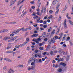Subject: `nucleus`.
<instances>
[{
    "label": "nucleus",
    "mask_w": 73,
    "mask_h": 73,
    "mask_svg": "<svg viewBox=\"0 0 73 73\" xmlns=\"http://www.w3.org/2000/svg\"><path fill=\"white\" fill-rule=\"evenodd\" d=\"M40 19H41V18H40V17H39L38 18V19L37 20V23H39V20H40Z\"/></svg>",
    "instance_id": "nucleus-31"
},
{
    "label": "nucleus",
    "mask_w": 73,
    "mask_h": 73,
    "mask_svg": "<svg viewBox=\"0 0 73 73\" xmlns=\"http://www.w3.org/2000/svg\"><path fill=\"white\" fill-rule=\"evenodd\" d=\"M49 13H53V11H52V10H50L49 11Z\"/></svg>",
    "instance_id": "nucleus-53"
},
{
    "label": "nucleus",
    "mask_w": 73,
    "mask_h": 73,
    "mask_svg": "<svg viewBox=\"0 0 73 73\" xmlns=\"http://www.w3.org/2000/svg\"><path fill=\"white\" fill-rule=\"evenodd\" d=\"M61 17H59V18L58 19V21H60V20H61Z\"/></svg>",
    "instance_id": "nucleus-51"
},
{
    "label": "nucleus",
    "mask_w": 73,
    "mask_h": 73,
    "mask_svg": "<svg viewBox=\"0 0 73 73\" xmlns=\"http://www.w3.org/2000/svg\"><path fill=\"white\" fill-rule=\"evenodd\" d=\"M24 27H23L21 29H19V30L20 31H22V32H25V29H24Z\"/></svg>",
    "instance_id": "nucleus-15"
},
{
    "label": "nucleus",
    "mask_w": 73,
    "mask_h": 73,
    "mask_svg": "<svg viewBox=\"0 0 73 73\" xmlns=\"http://www.w3.org/2000/svg\"><path fill=\"white\" fill-rule=\"evenodd\" d=\"M56 0H54L52 2V4L53 5H55V4H56Z\"/></svg>",
    "instance_id": "nucleus-20"
},
{
    "label": "nucleus",
    "mask_w": 73,
    "mask_h": 73,
    "mask_svg": "<svg viewBox=\"0 0 73 73\" xmlns=\"http://www.w3.org/2000/svg\"><path fill=\"white\" fill-rule=\"evenodd\" d=\"M69 23L70 25H73V23L70 20H69Z\"/></svg>",
    "instance_id": "nucleus-21"
},
{
    "label": "nucleus",
    "mask_w": 73,
    "mask_h": 73,
    "mask_svg": "<svg viewBox=\"0 0 73 73\" xmlns=\"http://www.w3.org/2000/svg\"><path fill=\"white\" fill-rule=\"evenodd\" d=\"M21 10V9H19L18 10H17V13H19V12H20V11Z\"/></svg>",
    "instance_id": "nucleus-63"
},
{
    "label": "nucleus",
    "mask_w": 73,
    "mask_h": 73,
    "mask_svg": "<svg viewBox=\"0 0 73 73\" xmlns=\"http://www.w3.org/2000/svg\"><path fill=\"white\" fill-rule=\"evenodd\" d=\"M63 50L62 49L59 48V51H58V53H63Z\"/></svg>",
    "instance_id": "nucleus-11"
},
{
    "label": "nucleus",
    "mask_w": 73,
    "mask_h": 73,
    "mask_svg": "<svg viewBox=\"0 0 73 73\" xmlns=\"http://www.w3.org/2000/svg\"><path fill=\"white\" fill-rule=\"evenodd\" d=\"M26 13H27V12H26V11H25V12L23 14L22 17H23V16H24V15H25Z\"/></svg>",
    "instance_id": "nucleus-54"
},
{
    "label": "nucleus",
    "mask_w": 73,
    "mask_h": 73,
    "mask_svg": "<svg viewBox=\"0 0 73 73\" xmlns=\"http://www.w3.org/2000/svg\"><path fill=\"white\" fill-rule=\"evenodd\" d=\"M39 23H43V21L42 20H41L39 21Z\"/></svg>",
    "instance_id": "nucleus-47"
},
{
    "label": "nucleus",
    "mask_w": 73,
    "mask_h": 73,
    "mask_svg": "<svg viewBox=\"0 0 73 73\" xmlns=\"http://www.w3.org/2000/svg\"><path fill=\"white\" fill-rule=\"evenodd\" d=\"M41 37H44H44H45V34H43L42 36H41Z\"/></svg>",
    "instance_id": "nucleus-40"
},
{
    "label": "nucleus",
    "mask_w": 73,
    "mask_h": 73,
    "mask_svg": "<svg viewBox=\"0 0 73 73\" xmlns=\"http://www.w3.org/2000/svg\"><path fill=\"white\" fill-rule=\"evenodd\" d=\"M50 54L51 55V56H53V55H54V54H53V51H51L50 52Z\"/></svg>",
    "instance_id": "nucleus-18"
},
{
    "label": "nucleus",
    "mask_w": 73,
    "mask_h": 73,
    "mask_svg": "<svg viewBox=\"0 0 73 73\" xmlns=\"http://www.w3.org/2000/svg\"><path fill=\"white\" fill-rule=\"evenodd\" d=\"M58 72H62V69L61 68L59 69L58 70Z\"/></svg>",
    "instance_id": "nucleus-38"
},
{
    "label": "nucleus",
    "mask_w": 73,
    "mask_h": 73,
    "mask_svg": "<svg viewBox=\"0 0 73 73\" xmlns=\"http://www.w3.org/2000/svg\"><path fill=\"white\" fill-rule=\"evenodd\" d=\"M38 62H39V63H42V62L41 59H38Z\"/></svg>",
    "instance_id": "nucleus-22"
},
{
    "label": "nucleus",
    "mask_w": 73,
    "mask_h": 73,
    "mask_svg": "<svg viewBox=\"0 0 73 73\" xmlns=\"http://www.w3.org/2000/svg\"><path fill=\"white\" fill-rule=\"evenodd\" d=\"M20 31V29H17V31H15V32H13V33H15V35H16V34H17V33H19V31Z\"/></svg>",
    "instance_id": "nucleus-6"
},
{
    "label": "nucleus",
    "mask_w": 73,
    "mask_h": 73,
    "mask_svg": "<svg viewBox=\"0 0 73 73\" xmlns=\"http://www.w3.org/2000/svg\"><path fill=\"white\" fill-rule=\"evenodd\" d=\"M47 48L46 49V50H49L50 49V45H48L47 46Z\"/></svg>",
    "instance_id": "nucleus-9"
},
{
    "label": "nucleus",
    "mask_w": 73,
    "mask_h": 73,
    "mask_svg": "<svg viewBox=\"0 0 73 73\" xmlns=\"http://www.w3.org/2000/svg\"><path fill=\"white\" fill-rule=\"evenodd\" d=\"M34 61L35 63H38V59H34Z\"/></svg>",
    "instance_id": "nucleus-10"
},
{
    "label": "nucleus",
    "mask_w": 73,
    "mask_h": 73,
    "mask_svg": "<svg viewBox=\"0 0 73 73\" xmlns=\"http://www.w3.org/2000/svg\"><path fill=\"white\" fill-rule=\"evenodd\" d=\"M46 22H47V21H44L43 22L44 24L45 25L46 24Z\"/></svg>",
    "instance_id": "nucleus-42"
},
{
    "label": "nucleus",
    "mask_w": 73,
    "mask_h": 73,
    "mask_svg": "<svg viewBox=\"0 0 73 73\" xmlns=\"http://www.w3.org/2000/svg\"><path fill=\"white\" fill-rule=\"evenodd\" d=\"M48 43L49 44H51V41L50 40H49L48 42Z\"/></svg>",
    "instance_id": "nucleus-55"
},
{
    "label": "nucleus",
    "mask_w": 73,
    "mask_h": 73,
    "mask_svg": "<svg viewBox=\"0 0 73 73\" xmlns=\"http://www.w3.org/2000/svg\"><path fill=\"white\" fill-rule=\"evenodd\" d=\"M41 40V38H39L37 39H35V40L33 39V41H34V42H36V44H39V42H38V41H40Z\"/></svg>",
    "instance_id": "nucleus-1"
},
{
    "label": "nucleus",
    "mask_w": 73,
    "mask_h": 73,
    "mask_svg": "<svg viewBox=\"0 0 73 73\" xmlns=\"http://www.w3.org/2000/svg\"><path fill=\"white\" fill-rule=\"evenodd\" d=\"M33 16H36V12H33L32 14Z\"/></svg>",
    "instance_id": "nucleus-34"
},
{
    "label": "nucleus",
    "mask_w": 73,
    "mask_h": 73,
    "mask_svg": "<svg viewBox=\"0 0 73 73\" xmlns=\"http://www.w3.org/2000/svg\"><path fill=\"white\" fill-rule=\"evenodd\" d=\"M35 6H33L32 7V9H35Z\"/></svg>",
    "instance_id": "nucleus-56"
},
{
    "label": "nucleus",
    "mask_w": 73,
    "mask_h": 73,
    "mask_svg": "<svg viewBox=\"0 0 73 73\" xmlns=\"http://www.w3.org/2000/svg\"><path fill=\"white\" fill-rule=\"evenodd\" d=\"M38 56L39 58H41L42 57L41 54H39L38 55Z\"/></svg>",
    "instance_id": "nucleus-27"
},
{
    "label": "nucleus",
    "mask_w": 73,
    "mask_h": 73,
    "mask_svg": "<svg viewBox=\"0 0 73 73\" xmlns=\"http://www.w3.org/2000/svg\"><path fill=\"white\" fill-rule=\"evenodd\" d=\"M47 27V25H45L43 26V27L44 28H46V27Z\"/></svg>",
    "instance_id": "nucleus-48"
},
{
    "label": "nucleus",
    "mask_w": 73,
    "mask_h": 73,
    "mask_svg": "<svg viewBox=\"0 0 73 73\" xmlns=\"http://www.w3.org/2000/svg\"><path fill=\"white\" fill-rule=\"evenodd\" d=\"M55 31L56 30H53L51 33V35H53V34H54V33H55V32H55Z\"/></svg>",
    "instance_id": "nucleus-14"
},
{
    "label": "nucleus",
    "mask_w": 73,
    "mask_h": 73,
    "mask_svg": "<svg viewBox=\"0 0 73 73\" xmlns=\"http://www.w3.org/2000/svg\"><path fill=\"white\" fill-rule=\"evenodd\" d=\"M11 46H8L7 47V49H9V48H11Z\"/></svg>",
    "instance_id": "nucleus-58"
},
{
    "label": "nucleus",
    "mask_w": 73,
    "mask_h": 73,
    "mask_svg": "<svg viewBox=\"0 0 73 73\" xmlns=\"http://www.w3.org/2000/svg\"><path fill=\"white\" fill-rule=\"evenodd\" d=\"M11 38L9 36H5L4 38L3 39V40H4L5 41H7V39H11Z\"/></svg>",
    "instance_id": "nucleus-3"
},
{
    "label": "nucleus",
    "mask_w": 73,
    "mask_h": 73,
    "mask_svg": "<svg viewBox=\"0 0 73 73\" xmlns=\"http://www.w3.org/2000/svg\"><path fill=\"white\" fill-rule=\"evenodd\" d=\"M35 53H38V51L37 50H36L35 51Z\"/></svg>",
    "instance_id": "nucleus-59"
},
{
    "label": "nucleus",
    "mask_w": 73,
    "mask_h": 73,
    "mask_svg": "<svg viewBox=\"0 0 73 73\" xmlns=\"http://www.w3.org/2000/svg\"><path fill=\"white\" fill-rule=\"evenodd\" d=\"M30 3L31 4H35V1H31L30 2Z\"/></svg>",
    "instance_id": "nucleus-60"
},
{
    "label": "nucleus",
    "mask_w": 73,
    "mask_h": 73,
    "mask_svg": "<svg viewBox=\"0 0 73 73\" xmlns=\"http://www.w3.org/2000/svg\"><path fill=\"white\" fill-rule=\"evenodd\" d=\"M59 36H62V35H63V33H61L60 34H59Z\"/></svg>",
    "instance_id": "nucleus-44"
},
{
    "label": "nucleus",
    "mask_w": 73,
    "mask_h": 73,
    "mask_svg": "<svg viewBox=\"0 0 73 73\" xmlns=\"http://www.w3.org/2000/svg\"><path fill=\"white\" fill-rule=\"evenodd\" d=\"M70 55H68L66 57V60L67 61H68L69 60Z\"/></svg>",
    "instance_id": "nucleus-13"
},
{
    "label": "nucleus",
    "mask_w": 73,
    "mask_h": 73,
    "mask_svg": "<svg viewBox=\"0 0 73 73\" xmlns=\"http://www.w3.org/2000/svg\"><path fill=\"white\" fill-rule=\"evenodd\" d=\"M20 1H21V0H20L18 1L17 3V5H20V4H21V3H20Z\"/></svg>",
    "instance_id": "nucleus-23"
},
{
    "label": "nucleus",
    "mask_w": 73,
    "mask_h": 73,
    "mask_svg": "<svg viewBox=\"0 0 73 73\" xmlns=\"http://www.w3.org/2000/svg\"><path fill=\"white\" fill-rule=\"evenodd\" d=\"M10 71L11 72V73H14L15 71H13V70H10Z\"/></svg>",
    "instance_id": "nucleus-33"
},
{
    "label": "nucleus",
    "mask_w": 73,
    "mask_h": 73,
    "mask_svg": "<svg viewBox=\"0 0 73 73\" xmlns=\"http://www.w3.org/2000/svg\"><path fill=\"white\" fill-rule=\"evenodd\" d=\"M6 53H13V51L9 50L6 52Z\"/></svg>",
    "instance_id": "nucleus-12"
},
{
    "label": "nucleus",
    "mask_w": 73,
    "mask_h": 73,
    "mask_svg": "<svg viewBox=\"0 0 73 73\" xmlns=\"http://www.w3.org/2000/svg\"><path fill=\"white\" fill-rule=\"evenodd\" d=\"M35 64V62L34 61V62L31 63V65H33Z\"/></svg>",
    "instance_id": "nucleus-45"
},
{
    "label": "nucleus",
    "mask_w": 73,
    "mask_h": 73,
    "mask_svg": "<svg viewBox=\"0 0 73 73\" xmlns=\"http://www.w3.org/2000/svg\"><path fill=\"white\" fill-rule=\"evenodd\" d=\"M19 66L20 68H23V65H19Z\"/></svg>",
    "instance_id": "nucleus-61"
},
{
    "label": "nucleus",
    "mask_w": 73,
    "mask_h": 73,
    "mask_svg": "<svg viewBox=\"0 0 73 73\" xmlns=\"http://www.w3.org/2000/svg\"><path fill=\"white\" fill-rule=\"evenodd\" d=\"M52 30V27H50V28H49V29L48 30V32H49L51 31Z\"/></svg>",
    "instance_id": "nucleus-24"
},
{
    "label": "nucleus",
    "mask_w": 73,
    "mask_h": 73,
    "mask_svg": "<svg viewBox=\"0 0 73 73\" xmlns=\"http://www.w3.org/2000/svg\"><path fill=\"white\" fill-rule=\"evenodd\" d=\"M6 61H8V62H12V60L8 58H7Z\"/></svg>",
    "instance_id": "nucleus-17"
},
{
    "label": "nucleus",
    "mask_w": 73,
    "mask_h": 73,
    "mask_svg": "<svg viewBox=\"0 0 73 73\" xmlns=\"http://www.w3.org/2000/svg\"><path fill=\"white\" fill-rule=\"evenodd\" d=\"M40 50H42L43 49V47H40L39 48Z\"/></svg>",
    "instance_id": "nucleus-35"
},
{
    "label": "nucleus",
    "mask_w": 73,
    "mask_h": 73,
    "mask_svg": "<svg viewBox=\"0 0 73 73\" xmlns=\"http://www.w3.org/2000/svg\"><path fill=\"white\" fill-rule=\"evenodd\" d=\"M28 42H27V41H26L23 44V45H26V44H27V43Z\"/></svg>",
    "instance_id": "nucleus-43"
},
{
    "label": "nucleus",
    "mask_w": 73,
    "mask_h": 73,
    "mask_svg": "<svg viewBox=\"0 0 73 73\" xmlns=\"http://www.w3.org/2000/svg\"><path fill=\"white\" fill-rule=\"evenodd\" d=\"M33 18H34V19H37V18H38V16H37L36 15H35V17H33Z\"/></svg>",
    "instance_id": "nucleus-30"
},
{
    "label": "nucleus",
    "mask_w": 73,
    "mask_h": 73,
    "mask_svg": "<svg viewBox=\"0 0 73 73\" xmlns=\"http://www.w3.org/2000/svg\"><path fill=\"white\" fill-rule=\"evenodd\" d=\"M17 37H18L17 36H15V37H14L13 39V41H14L15 40H16V38H17Z\"/></svg>",
    "instance_id": "nucleus-36"
},
{
    "label": "nucleus",
    "mask_w": 73,
    "mask_h": 73,
    "mask_svg": "<svg viewBox=\"0 0 73 73\" xmlns=\"http://www.w3.org/2000/svg\"><path fill=\"white\" fill-rule=\"evenodd\" d=\"M24 46V45L23 44H20L19 45V47H22V46Z\"/></svg>",
    "instance_id": "nucleus-52"
},
{
    "label": "nucleus",
    "mask_w": 73,
    "mask_h": 73,
    "mask_svg": "<svg viewBox=\"0 0 73 73\" xmlns=\"http://www.w3.org/2000/svg\"><path fill=\"white\" fill-rule=\"evenodd\" d=\"M10 36L11 37H13V36H14V34H13V33L11 34L10 35Z\"/></svg>",
    "instance_id": "nucleus-46"
},
{
    "label": "nucleus",
    "mask_w": 73,
    "mask_h": 73,
    "mask_svg": "<svg viewBox=\"0 0 73 73\" xmlns=\"http://www.w3.org/2000/svg\"><path fill=\"white\" fill-rule=\"evenodd\" d=\"M59 60H60V61H64V59L63 58H59Z\"/></svg>",
    "instance_id": "nucleus-37"
},
{
    "label": "nucleus",
    "mask_w": 73,
    "mask_h": 73,
    "mask_svg": "<svg viewBox=\"0 0 73 73\" xmlns=\"http://www.w3.org/2000/svg\"><path fill=\"white\" fill-rule=\"evenodd\" d=\"M35 66L34 65V66H32L31 67V69H32V70H33L35 69Z\"/></svg>",
    "instance_id": "nucleus-26"
},
{
    "label": "nucleus",
    "mask_w": 73,
    "mask_h": 73,
    "mask_svg": "<svg viewBox=\"0 0 73 73\" xmlns=\"http://www.w3.org/2000/svg\"><path fill=\"white\" fill-rule=\"evenodd\" d=\"M59 11V9L57 10V11L55 12V14H58V12Z\"/></svg>",
    "instance_id": "nucleus-41"
},
{
    "label": "nucleus",
    "mask_w": 73,
    "mask_h": 73,
    "mask_svg": "<svg viewBox=\"0 0 73 73\" xmlns=\"http://www.w3.org/2000/svg\"><path fill=\"white\" fill-rule=\"evenodd\" d=\"M69 15V14H68V13H67V14L66 15V16L67 17V18L68 19H71V18L70 17H69V16H68Z\"/></svg>",
    "instance_id": "nucleus-16"
},
{
    "label": "nucleus",
    "mask_w": 73,
    "mask_h": 73,
    "mask_svg": "<svg viewBox=\"0 0 73 73\" xmlns=\"http://www.w3.org/2000/svg\"><path fill=\"white\" fill-rule=\"evenodd\" d=\"M54 38H55L54 39L55 40H56V39H58V36H55Z\"/></svg>",
    "instance_id": "nucleus-29"
},
{
    "label": "nucleus",
    "mask_w": 73,
    "mask_h": 73,
    "mask_svg": "<svg viewBox=\"0 0 73 73\" xmlns=\"http://www.w3.org/2000/svg\"><path fill=\"white\" fill-rule=\"evenodd\" d=\"M0 33H4V30H2L0 31Z\"/></svg>",
    "instance_id": "nucleus-32"
},
{
    "label": "nucleus",
    "mask_w": 73,
    "mask_h": 73,
    "mask_svg": "<svg viewBox=\"0 0 73 73\" xmlns=\"http://www.w3.org/2000/svg\"><path fill=\"white\" fill-rule=\"evenodd\" d=\"M40 29L41 31H44V28H40Z\"/></svg>",
    "instance_id": "nucleus-64"
},
{
    "label": "nucleus",
    "mask_w": 73,
    "mask_h": 73,
    "mask_svg": "<svg viewBox=\"0 0 73 73\" xmlns=\"http://www.w3.org/2000/svg\"><path fill=\"white\" fill-rule=\"evenodd\" d=\"M19 47H20V45H19V44H17L15 46V48H17V49L19 48Z\"/></svg>",
    "instance_id": "nucleus-25"
},
{
    "label": "nucleus",
    "mask_w": 73,
    "mask_h": 73,
    "mask_svg": "<svg viewBox=\"0 0 73 73\" xmlns=\"http://www.w3.org/2000/svg\"><path fill=\"white\" fill-rule=\"evenodd\" d=\"M4 33L6 32H8V30L7 29H5L4 30Z\"/></svg>",
    "instance_id": "nucleus-57"
},
{
    "label": "nucleus",
    "mask_w": 73,
    "mask_h": 73,
    "mask_svg": "<svg viewBox=\"0 0 73 73\" xmlns=\"http://www.w3.org/2000/svg\"><path fill=\"white\" fill-rule=\"evenodd\" d=\"M37 36H38V34H33L32 35V36H33V37H37Z\"/></svg>",
    "instance_id": "nucleus-19"
},
{
    "label": "nucleus",
    "mask_w": 73,
    "mask_h": 73,
    "mask_svg": "<svg viewBox=\"0 0 73 73\" xmlns=\"http://www.w3.org/2000/svg\"><path fill=\"white\" fill-rule=\"evenodd\" d=\"M52 48H53V49H55L56 48V47L55 46H54L52 47Z\"/></svg>",
    "instance_id": "nucleus-39"
},
{
    "label": "nucleus",
    "mask_w": 73,
    "mask_h": 73,
    "mask_svg": "<svg viewBox=\"0 0 73 73\" xmlns=\"http://www.w3.org/2000/svg\"><path fill=\"white\" fill-rule=\"evenodd\" d=\"M39 46H42V43H40L39 44Z\"/></svg>",
    "instance_id": "nucleus-49"
},
{
    "label": "nucleus",
    "mask_w": 73,
    "mask_h": 73,
    "mask_svg": "<svg viewBox=\"0 0 73 73\" xmlns=\"http://www.w3.org/2000/svg\"><path fill=\"white\" fill-rule=\"evenodd\" d=\"M54 38H52L51 39V42L53 44L54 43V42H56V40H55Z\"/></svg>",
    "instance_id": "nucleus-7"
},
{
    "label": "nucleus",
    "mask_w": 73,
    "mask_h": 73,
    "mask_svg": "<svg viewBox=\"0 0 73 73\" xmlns=\"http://www.w3.org/2000/svg\"><path fill=\"white\" fill-rule=\"evenodd\" d=\"M43 12V10H42L41 12V13H40V12H37L36 13V15H40V16H41L42 14V12Z\"/></svg>",
    "instance_id": "nucleus-5"
},
{
    "label": "nucleus",
    "mask_w": 73,
    "mask_h": 73,
    "mask_svg": "<svg viewBox=\"0 0 73 73\" xmlns=\"http://www.w3.org/2000/svg\"><path fill=\"white\" fill-rule=\"evenodd\" d=\"M68 7V5H66L65 7L64 8V9L65 10H63L62 11L63 12H64V11H65V10H66V8H67L66 7Z\"/></svg>",
    "instance_id": "nucleus-28"
},
{
    "label": "nucleus",
    "mask_w": 73,
    "mask_h": 73,
    "mask_svg": "<svg viewBox=\"0 0 73 73\" xmlns=\"http://www.w3.org/2000/svg\"><path fill=\"white\" fill-rule=\"evenodd\" d=\"M13 41V39H11V40H9L8 41L9 42H11V41Z\"/></svg>",
    "instance_id": "nucleus-50"
},
{
    "label": "nucleus",
    "mask_w": 73,
    "mask_h": 73,
    "mask_svg": "<svg viewBox=\"0 0 73 73\" xmlns=\"http://www.w3.org/2000/svg\"><path fill=\"white\" fill-rule=\"evenodd\" d=\"M15 3L13 2V1H11L10 2V4L9 5L10 7H11V6H12Z\"/></svg>",
    "instance_id": "nucleus-8"
},
{
    "label": "nucleus",
    "mask_w": 73,
    "mask_h": 73,
    "mask_svg": "<svg viewBox=\"0 0 73 73\" xmlns=\"http://www.w3.org/2000/svg\"><path fill=\"white\" fill-rule=\"evenodd\" d=\"M64 26L65 29H66L68 28V27L67 26V25H66V19L64 20Z\"/></svg>",
    "instance_id": "nucleus-2"
},
{
    "label": "nucleus",
    "mask_w": 73,
    "mask_h": 73,
    "mask_svg": "<svg viewBox=\"0 0 73 73\" xmlns=\"http://www.w3.org/2000/svg\"><path fill=\"white\" fill-rule=\"evenodd\" d=\"M66 53H67V52H64L63 53V54L64 55H66Z\"/></svg>",
    "instance_id": "nucleus-62"
},
{
    "label": "nucleus",
    "mask_w": 73,
    "mask_h": 73,
    "mask_svg": "<svg viewBox=\"0 0 73 73\" xmlns=\"http://www.w3.org/2000/svg\"><path fill=\"white\" fill-rule=\"evenodd\" d=\"M59 65H61L62 66H63V67H65L66 66V64H65V63H63V62H61L60 64Z\"/></svg>",
    "instance_id": "nucleus-4"
}]
</instances>
